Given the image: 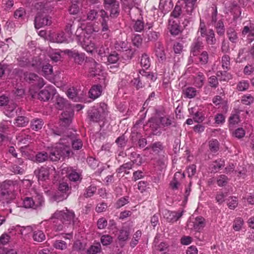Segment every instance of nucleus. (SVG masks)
Instances as JSON below:
<instances>
[{
    "label": "nucleus",
    "instance_id": "nucleus-1",
    "mask_svg": "<svg viewBox=\"0 0 254 254\" xmlns=\"http://www.w3.org/2000/svg\"><path fill=\"white\" fill-rule=\"evenodd\" d=\"M64 131L54 130L53 133L55 135L62 136L60 139L59 143L56 144V149L58 150H52L51 152L50 158L52 161H57L60 159L61 157L68 155L70 153L69 144H72V147L74 149L79 150L82 147L83 143L79 138H73L71 135L68 134V130L66 127Z\"/></svg>",
    "mask_w": 254,
    "mask_h": 254
},
{
    "label": "nucleus",
    "instance_id": "nucleus-2",
    "mask_svg": "<svg viewBox=\"0 0 254 254\" xmlns=\"http://www.w3.org/2000/svg\"><path fill=\"white\" fill-rule=\"evenodd\" d=\"M79 20V26L76 32V40L88 53H92L96 49L93 37L87 32L92 30V21L95 17H83Z\"/></svg>",
    "mask_w": 254,
    "mask_h": 254
},
{
    "label": "nucleus",
    "instance_id": "nucleus-3",
    "mask_svg": "<svg viewBox=\"0 0 254 254\" xmlns=\"http://www.w3.org/2000/svg\"><path fill=\"white\" fill-rule=\"evenodd\" d=\"M54 230L61 231L66 226L74 225L76 221L74 212L65 208L62 210H56L50 218Z\"/></svg>",
    "mask_w": 254,
    "mask_h": 254
},
{
    "label": "nucleus",
    "instance_id": "nucleus-4",
    "mask_svg": "<svg viewBox=\"0 0 254 254\" xmlns=\"http://www.w3.org/2000/svg\"><path fill=\"white\" fill-rule=\"evenodd\" d=\"M55 106L59 110H65L61 115V124L64 127L68 126L71 123L74 116L73 110L70 105L65 99L57 96L56 98Z\"/></svg>",
    "mask_w": 254,
    "mask_h": 254
},
{
    "label": "nucleus",
    "instance_id": "nucleus-5",
    "mask_svg": "<svg viewBox=\"0 0 254 254\" xmlns=\"http://www.w3.org/2000/svg\"><path fill=\"white\" fill-rule=\"evenodd\" d=\"M30 196H26L23 199V207L36 209L43 205L44 199L40 191L32 189L30 191Z\"/></svg>",
    "mask_w": 254,
    "mask_h": 254
},
{
    "label": "nucleus",
    "instance_id": "nucleus-6",
    "mask_svg": "<svg viewBox=\"0 0 254 254\" xmlns=\"http://www.w3.org/2000/svg\"><path fill=\"white\" fill-rule=\"evenodd\" d=\"M18 189V184L17 181L8 180L4 182L0 188V198L6 202L14 198V191L15 189Z\"/></svg>",
    "mask_w": 254,
    "mask_h": 254
},
{
    "label": "nucleus",
    "instance_id": "nucleus-7",
    "mask_svg": "<svg viewBox=\"0 0 254 254\" xmlns=\"http://www.w3.org/2000/svg\"><path fill=\"white\" fill-rule=\"evenodd\" d=\"M107 105L104 103H100L97 107H93L88 112L90 120L94 122L103 120L108 115Z\"/></svg>",
    "mask_w": 254,
    "mask_h": 254
},
{
    "label": "nucleus",
    "instance_id": "nucleus-8",
    "mask_svg": "<svg viewBox=\"0 0 254 254\" xmlns=\"http://www.w3.org/2000/svg\"><path fill=\"white\" fill-rule=\"evenodd\" d=\"M70 188L66 182L60 183L58 188V192L54 196L55 200L59 202L66 199L70 193Z\"/></svg>",
    "mask_w": 254,
    "mask_h": 254
},
{
    "label": "nucleus",
    "instance_id": "nucleus-9",
    "mask_svg": "<svg viewBox=\"0 0 254 254\" xmlns=\"http://www.w3.org/2000/svg\"><path fill=\"white\" fill-rule=\"evenodd\" d=\"M56 93L55 87L52 85H48L39 92L38 99L44 102L48 101Z\"/></svg>",
    "mask_w": 254,
    "mask_h": 254
},
{
    "label": "nucleus",
    "instance_id": "nucleus-10",
    "mask_svg": "<svg viewBox=\"0 0 254 254\" xmlns=\"http://www.w3.org/2000/svg\"><path fill=\"white\" fill-rule=\"evenodd\" d=\"M86 66L89 67V72L91 76L98 75L102 70V66L93 59L90 58L86 62Z\"/></svg>",
    "mask_w": 254,
    "mask_h": 254
},
{
    "label": "nucleus",
    "instance_id": "nucleus-11",
    "mask_svg": "<svg viewBox=\"0 0 254 254\" xmlns=\"http://www.w3.org/2000/svg\"><path fill=\"white\" fill-rule=\"evenodd\" d=\"M205 226L204 219L202 217H197L193 220H190L188 223L189 229L199 231Z\"/></svg>",
    "mask_w": 254,
    "mask_h": 254
},
{
    "label": "nucleus",
    "instance_id": "nucleus-12",
    "mask_svg": "<svg viewBox=\"0 0 254 254\" xmlns=\"http://www.w3.org/2000/svg\"><path fill=\"white\" fill-rule=\"evenodd\" d=\"M179 17H172L168 20V29L173 35H177L180 32Z\"/></svg>",
    "mask_w": 254,
    "mask_h": 254
},
{
    "label": "nucleus",
    "instance_id": "nucleus-13",
    "mask_svg": "<svg viewBox=\"0 0 254 254\" xmlns=\"http://www.w3.org/2000/svg\"><path fill=\"white\" fill-rule=\"evenodd\" d=\"M183 210H179L178 211L165 210L164 212V216L168 222L174 223L180 218L183 216Z\"/></svg>",
    "mask_w": 254,
    "mask_h": 254
},
{
    "label": "nucleus",
    "instance_id": "nucleus-14",
    "mask_svg": "<svg viewBox=\"0 0 254 254\" xmlns=\"http://www.w3.org/2000/svg\"><path fill=\"white\" fill-rule=\"evenodd\" d=\"M62 174H66L69 180L73 182L80 181L81 178L79 173L73 170L70 167H64L62 169Z\"/></svg>",
    "mask_w": 254,
    "mask_h": 254
},
{
    "label": "nucleus",
    "instance_id": "nucleus-15",
    "mask_svg": "<svg viewBox=\"0 0 254 254\" xmlns=\"http://www.w3.org/2000/svg\"><path fill=\"white\" fill-rule=\"evenodd\" d=\"M67 35H65L64 32L61 31L58 33L50 34L49 36L50 40L51 42L58 43H62L68 41Z\"/></svg>",
    "mask_w": 254,
    "mask_h": 254
},
{
    "label": "nucleus",
    "instance_id": "nucleus-16",
    "mask_svg": "<svg viewBox=\"0 0 254 254\" xmlns=\"http://www.w3.org/2000/svg\"><path fill=\"white\" fill-rule=\"evenodd\" d=\"M52 23V17H35L34 24L36 29L50 25Z\"/></svg>",
    "mask_w": 254,
    "mask_h": 254
},
{
    "label": "nucleus",
    "instance_id": "nucleus-17",
    "mask_svg": "<svg viewBox=\"0 0 254 254\" xmlns=\"http://www.w3.org/2000/svg\"><path fill=\"white\" fill-rule=\"evenodd\" d=\"M35 8L39 11V13H42L47 14L49 11H52V4H51V2H45L44 1H40L36 3L35 5Z\"/></svg>",
    "mask_w": 254,
    "mask_h": 254
},
{
    "label": "nucleus",
    "instance_id": "nucleus-18",
    "mask_svg": "<svg viewBox=\"0 0 254 254\" xmlns=\"http://www.w3.org/2000/svg\"><path fill=\"white\" fill-rule=\"evenodd\" d=\"M49 170L48 168L42 167L34 171V174L39 181H44L49 179Z\"/></svg>",
    "mask_w": 254,
    "mask_h": 254
},
{
    "label": "nucleus",
    "instance_id": "nucleus-19",
    "mask_svg": "<svg viewBox=\"0 0 254 254\" xmlns=\"http://www.w3.org/2000/svg\"><path fill=\"white\" fill-rule=\"evenodd\" d=\"M66 53L74 59L75 63L79 64H82L85 60V54L83 53H79L75 50H66Z\"/></svg>",
    "mask_w": 254,
    "mask_h": 254
},
{
    "label": "nucleus",
    "instance_id": "nucleus-20",
    "mask_svg": "<svg viewBox=\"0 0 254 254\" xmlns=\"http://www.w3.org/2000/svg\"><path fill=\"white\" fill-rule=\"evenodd\" d=\"M147 125L150 127L154 134H157L159 132L158 130L161 128L158 117L151 118Z\"/></svg>",
    "mask_w": 254,
    "mask_h": 254
},
{
    "label": "nucleus",
    "instance_id": "nucleus-21",
    "mask_svg": "<svg viewBox=\"0 0 254 254\" xmlns=\"http://www.w3.org/2000/svg\"><path fill=\"white\" fill-rule=\"evenodd\" d=\"M155 54L160 62H163L166 59L164 48L163 45L159 42L155 44Z\"/></svg>",
    "mask_w": 254,
    "mask_h": 254
},
{
    "label": "nucleus",
    "instance_id": "nucleus-22",
    "mask_svg": "<svg viewBox=\"0 0 254 254\" xmlns=\"http://www.w3.org/2000/svg\"><path fill=\"white\" fill-rule=\"evenodd\" d=\"M56 145L54 147H53L50 150V154H48L47 152L44 151L39 152H38L35 156V160L36 162L39 163H42L46 161L49 158H50L51 152L52 150H58V149H56ZM52 161L51 159H50Z\"/></svg>",
    "mask_w": 254,
    "mask_h": 254
},
{
    "label": "nucleus",
    "instance_id": "nucleus-23",
    "mask_svg": "<svg viewBox=\"0 0 254 254\" xmlns=\"http://www.w3.org/2000/svg\"><path fill=\"white\" fill-rule=\"evenodd\" d=\"M102 87L99 85L93 86L89 91V97L95 99L99 97L102 93Z\"/></svg>",
    "mask_w": 254,
    "mask_h": 254
},
{
    "label": "nucleus",
    "instance_id": "nucleus-24",
    "mask_svg": "<svg viewBox=\"0 0 254 254\" xmlns=\"http://www.w3.org/2000/svg\"><path fill=\"white\" fill-rule=\"evenodd\" d=\"M225 165L224 160L219 159L213 162L209 166V170L212 172H218Z\"/></svg>",
    "mask_w": 254,
    "mask_h": 254
},
{
    "label": "nucleus",
    "instance_id": "nucleus-25",
    "mask_svg": "<svg viewBox=\"0 0 254 254\" xmlns=\"http://www.w3.org/2000/svg\"><path fill=\"white\" fill-rule=\"evenodd\" d=\"M205 77L203 73L199 72L194 77L193 84L198 88H201L204 83Z\"/></svg>",
    "mask_w": 254,
    "mask_h": 254
},
{
    "label": "nucleus",
    "instance_id": "nucleus-26",
    "mask_svg": "<svg viewBox=\"0 0 254 254\" xmlns=\"http://www.w3.org/2000/svg\"><path fill=\"white\" fill-rule=\"evenodd\" d=\"M240 122V116L238 112L232 113L229 119V127H234Z\"/></svg>",
    "mask_w": 254,
    "mask_h": 254
},
{
    "label": "nucleus",
    "instance_id": "nucleus-27",
    "mask_svg": "<svg viewBox=\"0 0 254 254\" xmlns=\"http://www.w3.org/2000/svg\"><path fill=\"white\" fill-rule=\"evenodd\" d=\"M216 17H212V23H216L215 27L217 29V33L221 35H223L224 33V24L222 20H218L216 22Z\"/></svg>",
    "mask_w": 254,
    "mask_h": 254
},
{
    "label": "nucleus",
    "instance_id": "nucleus-28",
    "mask_svg": "<svg viewBox=\"0 0 254 254\" xmlns=\"http://www.w3.org/2000/svg\"><path fill=\"white\" fill-rule=\"evenodd\" d=\"M182 177L183 178L185 177V175L184 174H182L180 172H176L174 176L173 180L170 183V186L173 189H177L178 187L180 185V183L178 180V179Z\"/></svg>",
    "mask_w": 254,
    "mask_h": 254
},
{
    "label": "nucleus",
    "instance_id": "nucleus-29",
    "mask_svg": "<svg viewBox=\"0 0 254 254\" xmlns=\"http://www.w3.org/2000/svg\"><path fill=\"white\" fill-rule=\"evenodd\" d=\"M193 108H191L189 110L190 113L193 116L194 121L197 123H201L204 121L205 117L204 114L202 112L198 111L193 113Z\"/></svg>",
    "mask_w": 254,
    "mask_h": 254
},
{
    "label": "nucleus",
    "instance_id": "nucleus-30",
    "mask_svg": "<svg viewBox=\"0 0 254 254\" xmlns=\"http://www.w3.org/2000/svg\"><path fill=\"white\" fill-rule=\"evenodd\" d=\"M33 239L37 242H41L45 240V235L42 230H35L33 232Z\"/></svg>",
    "mask_w": 254,
    "mask_h": 254
},
{
    "label": "nucleus",
    "instance_id": "nucleus-31",
    "mask_svg": "<svg viewBox=\"0 0 254 254\" xmlns=\"http://www.w3.org/2000/svg\"><path fill=\"white\" fill-rule=\"evenodd\" d=\"M183 92L185 98H192L196 96L197 91L194 88L189 87L184 89Z\"/></svg>",
    "mask_w": 254,
    "mask_h": 254
},
{
    "label": "nucleus",
    "instance_id": "nucleus-32",
    "mask_svg": "<svg viewBox=\"0 0 254 254\" xmlns=\"http://www.w3.org/2000/svg\"><path fill=\"white\" fill-rule=\"evenodd\" d=\"M161 128L168 127L172 124V120L169 116L158 117Z\"/></svg>",
    "mask_w": 254,
    "mask_h": 254
},
{
    "label": "nucleus",
    "instance_id": "nucleus-33",
    "mask_svg": "<svg viewBox=\"0 0 254 254\" xmlns=\"http://www.w3.org/2000/svg\"><path fill=\"white\" fill-rule=\"evenodd\" d=\"M140 75H141V76L139 75H138L137 77H134L131 81L133 85L137 89L142 88L144 86V85L142 82V81L144 79V75L143 74Z\"/></svg>",
    "mask_w": 254,
    "mask_h": 254
},
{
    "label": "nucleus",
    "instance_id": "nucleus-34",
    "mask_svg": "<svg viewBox=\"0 0 254 254\" xmlns=\"http://www.w3.org/2000/svg\"><path fill=\"white\" fill-rule=\"evenodd\" d=\"M42 72L43 76L46 78H48L53 73L52 66L49 64L44 65L42 67Z\"/></svg>",
    "mask_w": 254,
    "mask_h": 254
},
{
    "label": "nucleus",
    "instance_id": "nucleus-35",
    "mask_svg": "<svg viewBox=\"0 0 254 254\" xmlns=\"http://www.w3.org/2000/svg\"><path fill=\"white\" fill-rule=\"evenodd\" d=\"M43 122L41 119H34L31 123V127L35 130H38L42 128Z\"/></svg>",
    "mask_w": 254,
    "mask_h": 254
},
{
    "label": "nucleus",
    "instance_id": "nucleus-36",
    "mask_svg": "<svg viewBox=\"0 0 254 254\" xmlns=\"http://www.w3.org/2000/svg\"><path fill=\"white\" fill-rule=\"evenodd\" d=\"M206 36V40L207 43L209 45H214L216 42L215 38V34L214 31L210 29L207 32Z\"/></svg>",
    "mask_w": 254,
    "mask_h": 254
},
{
    "label": "nucleus",
    "instance_id": "nucleus-37",
    "mask_svg": "<svg viewBox=\"0 0 254 254\" xmlns=\"http://www.w3.org/2000/svg\"><path fill=\"white\" fill-rule=\"evenodd\" d=\"M106 9H108L110 12V16L112 15H119L120 11V5L119 2H114L113 5L111 7H109Z\"/></svg>",
    "mask_w": 254,
    "mask_h": 254
},
{
    "label": "nucleus",
    "instance_id": "nucleus-38",
    "mask_svg": "<svg viewBox=\"0 0 254 254\" xmlns=\"http://www.w3.org/2000/svg\"><path fill=\"white\" fill-rule=\"evenodd\" d=\"M29 122L28 118L23 116H19L15 120V124L18 127H25Z\"/></svg>",
    "mask_w": 254,
    "mask_h": 254
},
{
    "label": "nucleus",
    "instance_id": "nucleus-39",
    "mask_svg": "<svg viewBox=\"0 0 254 254\" xmlns=\"http://www.w3.org/2000/svg\"><path fill=\"white\" fill-rule=\"evenodd\" d=\"M67 95L69 98H70L74 101L77 102L79 100V98L77 96V90L75 89L74 88L68 89V90L67 91Z\"/></svg>",
    "mask_w": 254,
    "mask_h": 254
},
{
    "label": "nucleus",
    "instance_id": "nucleus-40",
    "mask_svg": "<svg viewBox=\"0 0 254 254\" xmlns=\"http://www.w3.org/2000/svg\"><path fill=\"white\" fill-rule=\"evenodd\" d=\"M141 65L146 69H147L150 65V59L148 56L145 54H143L140 60Z\"/></svg>",
    "mask_w": 254,
    "mask_h": 254
},
{
    "label": "nucleus",
    "instance_id": "nucleus-41",
    "mask_svg": "<svg viewBox=\"0 0 254 254\" xmlns=\"http://www.w3.org/2000/svg\"><path fill=\"white\" fill-rule=\"evenodd\" d=\"M202 47V43L199 41H195L194 42L192 46L191 49V53L193 55V56H196L197 53L199 51V50Z\"/></svg>",
    "mask_w": 254,
    "mask_h": 254
},
{
    "label": "nucleus",
    "instance_id": "nucleus-42",
    "mask_svg": "<svg viewBox=\"0 0 254 254\" xmlns=\"http://www.w3.org/2000/svg\"><path fill=\"white\" fill-rule=\"evenodd\" d=\"M101 247L99 243L91 246L87 250V254H97L101 251Z\"/></svg>",
    "mask_w": 254,
    "mask_h": 254
},
{
    "label": "nucleus",
    "instance_id": "nucleus-43",
    "mask_svg": "<svg viewBox=\"0 0 254 254\" xmlns=\"http://www.w3.org/2000/svg\"><path fill=\"white\" fill-rule=\"evenodd\" d=\"M106 12L102 9L97 7L95 9L90 10L88 16H106Z\"/></svg>",
    "mask_w": 254,
    "mask_h": 254
},
{
    "label": "nucleus",
    "instance_id": "nucleus-44",
    "mask_svg": "<svg viewBox=\"0 0 254 254\" xmlns=\"http://www.w3.org/2000/svg\"><path fill=\"white\" fill-rule=\"evenodd\" d=\"M222 67L224 70L229 69L230 64V57L228 55H224L222 57Z\"/></svg>",
    "mask_w": 254,
    "mask_h": 254
},
{
    "label": "nucleus",
    "instance_id": "nucleus-45",
    "mask_svg": "<svg viewBox=\"0 0 254 254\" xmlns=\"http://www.w3.org/2000/svg\"><path fill=\"white\" fill-rule=\"evenodd\" d=\"M111 23L109 17H102L101 21L102 31L107 32L109 31V25Z\"/></svg>",
    "mask_w": 254,
    "mask_h": 254
},
{
    "label": "nucleus",
    "instance_id": "nucleus-46",
    "mask_svg": "<svg viewBox=\"0 0 254 254\" xmlns=\"http://www.w3.org/2000/svg\"><path fill=\"white\" fill-rule=\"evenodd\" d=\"M128 202L129 201L128 196L122 197L117 200L115 204V206L117 209H119L124 206L125 204L128 203Z\"/></svg>",
    "mask_w": 254,
    "mask_h": 254
},
{
    "label": "nucleus",
    "instance_id": "nucleus-47",
    "mask_svg": "<svg viewBox=\"0 0 254 254\" xmlns=\"http://www.w3.org/2000/svg\"><path fill=\"white\" fill-rule=\"evenodd\" d=\"M23 227L19 225H16L15 226H12L9 229V233L11 235H21L22 233Z\"/></svg>",
    "mask_w": 254,
    "mask_h": 254
},
{
    "label": "nucleus",
    "instance_id": "nucleus-48",
    "mask_svg": "<svg viewBox=\"0 0 254 254\" xmlns=\"http://www.w3.org/2000/svg\"><path fill=\"white\" fill-rule=\"evenodd\" d=\"M219 144L216 139H212L209 142V147L210 151L216 152L219 149Z\"/></svg>",
    "mask_w": 254,
    "mask_h": 254
},
{
    "label": "nucleus",
    "instance_id": "nucleus-49",
    "mask_svg": "<svg viewBox=\"0 0 254 254\" xmlns=\"http://www.w3.org/2000/svg\"><path fill=\"white\" fill-rule=\"evenodd\" d=\"M227 204L229 208L234 209L238 205V198L235 196L229 197L228 199Z\"/></svg>",
    "mask_w": 254,
    "mask_h": 254
},
{
    "label": "nucleus",
    "instance_id": "nucleus-50",
    "mask_svg": "<svg viewBox=\"0 0 254 254\" xmlns=\"http://www.w3.org/2000/svg\"><path fill=\"white\" fill-rule=\"evenodd\" d=\"M230 14L233 16H240L241 14V9L240 6L236 5H233L229 9Z\"/></svg>",
    "mask_w": 254,
    "mask_h": 254
},
{
    "label": "nucleus",
    "instance_id": "nucleus-51",
    "mask_svg": "<svg viewBox=\"0 0 254 254\" xmlns=\"http://www.w3.org/2000/svg\"><path fill=\"white\" fill-rule=\"evenodd\" d=\"M74 24V21L72 19H70L68 22L66 23L65 30L68 38H70L72 35V27Z\"/></svg>",
    "mask_w": 254,
    "mask_h": 254
},
{
    "label": "nucleus",
    "instance_id": "nucleus-52",
    "mask_svg": "<svg viewBox=\"0 0 254 254\" xmlns=\"http://www.w3.org/2000/svg\"><path fill=\"white\" fill-rule=\"evenodd\" d=\"M228 181V177L224 175H219L217 178V183L219 187H223L226 185Z\"/></svg>",
    "mask_w": 254,
    "mask_h": 254
},
{
    "label": "nucleus",
    "instance_id": "nucleus-53",
    "mask_svg": "<svg viewBox=\"0 0 254 254\" xmlns=\"http://www.w3.org/2000/svg\"><path fill=\"white\" fill-rule=\"evenodd\" d=\"M243 225V220L241 218L238 217L234 220L233 227L234 230L239 231L241 229Z\"/></svg>",
    "mask_w": 254,
    "mask_h": 254
},
{
    "label": "nucleus",
    "instance_id": "nucleus-54",
    "mask_svg": "<svg viewBox=\"0 0 254 254\" xmlns=\"http://www.w3.org/2000/svg\"><path fill=\"white\" fill-rule=\"evenodd\" d=\"M227 70L224 71H218L216 75L217 77L219 78V80L222 81H226L230 78V74L227 72Z\"/></svg>",
    "mask_w": 254,
    "mask_h": 254
},
{
    "label": "nucleus",
    "instance_id": "nucleus-55",
    "mask_svg": "<svg viewBox=\"0 0 254 254\" xmlns=\"http://www.w3.org/2000/svg\"><path fill=\"white\" fill-rule=\"evenodd\" d=\"M100 240L103 246H107L112 243L113 238L109 235H104L101 236Z\"/></svg>",
    "mask_w": 254,
    "mask_h": 254
},
{
    "label": "nucleus",
    "instance_id": "nucleus-56",
    "mask_svg": "<svg viewBox=\"0 0 254 254\" xmlns=\"http://www.w3.org/2000/svg\"><path fill=\"white\" fill-rule=\"evenodd\" d=\"M254 100V98L250 94L245 95L242 97L241 102L243 104L249 105L252 104Z\"/></svg>",
    "mask_w": 254,
    "mask_h": 254
},
{
    "label": "nucleus",
    "instance_id": "nucleus-57",
    "mask_svg": "<svg viewBox=\"0 0 254 254\" xmlns=\"http://www.w3.org/2000/svg\"><path fill=\"white\" fill-rule=\"evenodd\" d=\"M134 29L136 32H141L144 28V22L141 19H138L134 23Z\"/></svg>",
    "mask_w": 254,
    "mask_h": 254
},
{
    "label": "nucleus",
    "instance_id": "nucleus-58",
    "mask_svg": "<svg viewBox=\"0 0 254 254\" xmlns=\"http://www.w3.org/2000/svg\"><path fill=\"white\" fill-rule=\"evenodd\" d=\"M249 87V83L248 81L243 80L239 82L237 85V89L238 90L243 91L248 89Z\"/></svg>",
    "mask_w": 254,
    "mask_h": 254
},
{
    "label": "nucleus",
    "instance_id": "nucleus-59",
    "mask_svg": "<svg viewBox=\"0 0 254 254\" xmlns=\"http://www.w3.org/2000/svg\"><path fill=\"white\" fill-rule=\"evenodd\" d=\"M127 43L124 41L117 42L115 44V48L118 51L127 50Z\"/></svg>",
    "mask_w": 254,
    "mask_h": 254
},
{
    "label": "nucleus",
    "instance_id": "nucleus-60",
    "mask_svg": "<svg viewBox=\"0 0 254 254\" xmlns=\"http://www.w3.org/2000/svg\"><path fill=\"white\" fill-rule=\"evenodd\" d=\"M119 59V55L116 52H113L108 56V62L110 64H115L118 61Z\"/></svg>",
    "mask_w": 254,
    "mask_h": 254
},
{
    "label": "nucleus",
    "instance_id": "nucleus-61",
    "mask_svg": "<svg viewBox=\"0 0 254 254\" xmlns=\"http://www.w3.org/2000/svg\"><path fill=\"white\" fill-rule=\"evenodd\" d=\"M107 220L104 217H101L99 218L97 222L98 228L99 229H105L107 226Z\"/></svg>",
    "mask_w": 254,
    "mask_h": 254
},
{
    "label": "nucleus",
    "instance_id": "nucleus-62",
    "mask_svg": "<svg viewBox=\"0 0 254 254\" xmlns=\"http://www.w3.org/2000/svg\"><path fill=\"white\" fill-rule=\"evenodd\" d=\"M199 62L202 64H205L207 63L208 60V55L205 51L203 52L198 57Z\"/></svg>",
    "mask_w": 254,
    "mask_h": 254
},
{
    "label": "nucleus",
    "instance_id": "nucleus-63",
    "mask_svg": "<svg viewBox=\"0 0 254 254\" xmlns=\"http://www.w3.org/2000/svg\"><path fill=\"white\" fill-rule=\"evenodd\" d=\"M132 162L138 165H140L142 163V158L140 155L136 154L135 152L131 153Z\"/></svg>",
    "mask_w": 254,
    "mask_h": 254
},
{
    "label": "nucleus",
    "instance_id": "nucleus-64",
    "mask_svg": "<svg viewBox=\"0 0 254 254\" xmlns=\"http://www.w3.org/2000/svg\"><path fill=\"white\" fill-rule=\"evenodd\" d=\"M245 135V131L242 127H239L233 132V135L238 138H241Z\"/></svg>",
    "mask_w": 254,
    "mask_h": 254
}]
</instances>
